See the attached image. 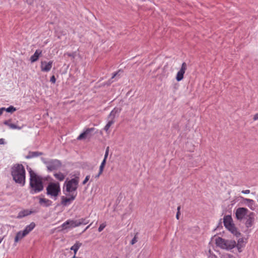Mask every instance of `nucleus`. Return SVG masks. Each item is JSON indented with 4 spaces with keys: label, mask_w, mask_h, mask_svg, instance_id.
<instances>
[{
    "label": "nucleus",
    "mask_w": 258,
    "mask_h": 258,
    "mask_svg": "<svg viewBox=\"0 0 258 258\" xmlns=\"http://www.w3.org/2000/svg\"><path fill=\"white\" fill-rule=\"evenodd\" d=\"M109 147H107L106 149V151H105V153L104 159H107L108 155V153H109Z\"/></svg>",
    "instance_id": "f704fd0d"
},
{
    "label": "nucleus",
    "mask_w": 258,
    "mask_h": 258,
    "mask_svg": "<svg viewBox=\"0 0 258 258\" xmlns=\"http://www.w3.org/2000/svg\"><path fill=\"white\" fill-rule=\"evenodd\" d=\"M69 224V222H68V220L66 221L65 222H64L61 225V227L62 228V230H64L66 229H68L69 227H68V225Z\"/></svg>",
    "instance_id": "c756f323"
},
{
    "label": "nucleus",
    "mask_w": 258,
    "mask_h": 258,
    "mask_svg": "<svg viewBox=\"0 0 258 258\" xmlns=\"http://www.w3.org/2000/svg\"><path fill=\"white\" fill-rule=\"evenodd\" d=\"M243 199V202L245 204H246L248 207L251 210H254L255 207H254V204L255 202L253 200L244 198L241 197Z\"/></svg>",
    "instance_id": "dca6fc26"
},
{
    "label": "nucleus",
    "mask_w": 258,
    "mask_h": 258,
    "mask_svg": "<svg viewBox=\"0 0 258 258\" xmlns=\"http://www.w3.org/2000/svg\"><path fill=\"white\" fill-rule=\"evenodd\" d=\"M180 215V211H177L176 213V217L177 219H179Z\"/></svg>",
    "instance_id": "a18cd8bd"
},
{
    "label": "nucleus",
    "mask_w": 258,
    "mask_h": 258,
    "mask_svg": "<svg viewBox=\"0 0 258 258\" xmlns=\"http://www.w3.org/2000/svg\"><path fill=\"white\" fill-rule=\"evenodd\" d=\"M117 72L114 73L111 77V79H113L117 75Z\"/></svg>",
    "instance_id": "de8ad7c7"
},
{
    "label": "nucleus",
    "mask_w": 258,
    "mask_h": 258,
    "mask_svg": "<svg viewBox=\"0 0 258 258\" xmlns=\"http://www.w3.org/2000/svg\"><path fill=\"white\" fill-rule=\"evenodd\" d=\"M77 196V194H69L67 197H61V204L64 206H68L73 201H74Z\"/></svg>",
    "instance_id": "1a4fd4ad"
},
{
    "label": "nucleus",
    "mask_w": 258,
    "mask_h": 258,
    "mask_svg": "<svg viewBox=\"0 0 258 258\" xmlns=\"http://www.w3.org/2000/svg\"><path fill=\"white\" fill-rule=\"evenodd\" d=\"M52 61H49L48 62L46 61H42L40 66L41 71L45 72H49L52 67Z\"/></svg>",
    "instance_id": "ddd939ff"
},
{
    "label": "nucleus",
    "mask_w": 258,
    "mask_h": 258,
    "mask_svg": "<svg viewBox=\"0 0 258 258\" xmlns=\"http://www.w3.org/2000/svg\"><path fill=\"white\" fill-rule=\"evenodd\" d=\"M53 176L60 181H63L65 178V175L60 172L54 173Z\"/></svg>",
    "instance_id": "393cba45"
},
{
    "label": "nucleus",
    "mask_w": 258,
    "mask_h": 258,
    "mask_svg": "<svg viewBox=\"0 0 258 258\" xmlns=\"http://www.w3.org/2000/svg\"><path fill=\"white\" fill-rule=\"evenodd\" d=\"M82 243L79 241H76V243L71 247V250H73L74 254H76L78 249L82 246Z\"/></svg>",
    "instance_id": "5701e85b"
},
{
    "label": "nucleus",
    "mask_w": 258,
    "mask_h": 258,
    "mask_svg": "<svg viewBox=\"0 0 258 258\" xmlns=\"http://www.w3.org/2000/svg\"><path fill=\"white\" fill-rule=\"evenodd\" d=\"M106 159H104L103 160V161H102L100 165L104 167L106 164Z\"/></svg>",
    "instance_id": "ea45409f"
},
{
    "label": "nucleus",
    "mask_w": 258,
    "mask_h": 258,
    "mask_svg": "<svg viewBox=\"0 0 258 258\" xmlns=\"http://www.w3.org/2000/svg\"><path fill=\"white\" fill-rule=\"evenodd\" d=\"M223 223L225 228L236 237L240 236L241 233L237 230V228L233 223L231 215H226L224 217Z\"/></svg>",
    "instance_id": "39448f33"
},
{
    "label": "nucleus",
    "mask_w": 258,
    "mask_h": 258,
    "mask_svg": "<svg viewBox=\"0 0 258 258\" xmlns=\"http://www.w3.org/2000/svg\"><path fill=\"white\" fill-rule=\"evenodd\" d=\"M64 55V56L68 55L69 57H72V58H74L76 56V52H74L72 53L67 52V53H65Z\"/></svg>",
    "instance_id": "7c9ffc66"
},
{
    "label": "nucleus",
    "mask_w": 258,
    "mask_h": 258,
    "mask_svg": "<svg viewBox=\"0 0 258 258\" xmlns=\"http://www.w3.org/2000/svg\"><path fill=\"white\" fill-rule=\"evenodd\" d=\"M36 224L34 222H31L29 225L26 226L24 230L22 231L23 234L27 235L35 227Z\"/></svg>",
    "instance_id": "4468645a"
},
{
    "label": "nucleus",
    "mask_w": 258,
    "mask_h": 258,
    "mask_svg": "<svg viewBox=\"0 0 258 258\" xmlns=\"http://www.w3.org/2000/svg\"><path fill=\"white\" fill-rule=\"evenodd\" d=\"M104 168V166H101V165L100 166V167H99V171L100 174H102V172L103 171Z\"/></svg>",
    "instance_id": "4c0bfd02"
},
{
    "label": "nucleus",
    "mask_w": 258,
    "mask_h": 258,
    "mask_svg": "<svg viewBox=\"0 0 258 258\" xmlns=\"http://www.w3.org/2000/svg\"><path fill=\"white\" fill-rule=\"evenodd\" d=\"M253 119L254 120H258V112L257 113H256L254 116H253Z\"/></svg>",
    "instance_id": "a19ab883"
},
{
    "label": "nucleus",
    "mask_w": 258,
    "mask_h": 258,
    "mask_svg": "<svg viewBox=\"0 0 258 258\" xmlns=\"http://www.w3.org/2000/svg\"><path fill=\"white\" fill-rule=\"evenodd\" d=\"M3 240V238L0 237V243L2 242Z\"/></svg>",
    "instance_id": "864d4df0"
},
{
    "label": "nucleus",
    "mask_w": 258,
    "mask_h": 258,
    "mask_svg": "<svg viewBox=\"0 0 258 258\" xmlns=\"http://www.w3.org/2000/svg\"><path fill=\"white\" fill-rule=\"evenodd\" d=\"M225 258H236L235 256H234L233 255L231 254H227Z\"/></svg>",
    "instance_id": "e433bc0d"
},
{
    "label": "nucleus",
    "mask_w": 258,
    "mask_h": 258,
    "mask_svg": "<svg viewBox=\"0 0 258 258\" xmlns=\"http://www.w3.org/2000/svg\"><path fill=\"white\" fill-rule=\"evenodd\" d=\"M93 222H92L91 224H90L88 226H87L85 229L83 230V232H84L85 231H86V230H87L92 224H93Z\"/></svg>",
    "instance_id": "37998d69"
},
{
    "label": "nucleus",
    "mask_w": 258,
    "mask_h": 258,
    "mask_svg": "<svg viewBox=\"0 0 258 258\" xmlns=\"http://www.w3.org/2000/svg\"><path fill=\"white\" fill-rule=\"evenodd\" d=\"M32 212L31 211H29V210H24L20 211L18 215V218H22L25 216H28L30 215Z\"/></svg>",
    "instance_id": "412c9836"
},
{
    "label": "nucleus",
    "mask_w": 258,
    "mask_h": 258,
    "mask_svg": "<svg viewBox=\"0 0 258 258\" xmlns=\"http://www.w3.org/2000/svg\"><path fill=\"white\" fill-rule=\"evenodd\" d=\"M106 225L105 223H102L100 224V226L98 228V231L101 232L104 228L106 227Z\"/></svg>",
    "instance_id": "2f4dec72"
},
{
    "label": "nucleus",
    "mask_w": 258,
    "mask_h": 258,
    "mask_svg": "<svg viewBox=\"0 0 258 258\" xmlns=\"http://www.w3.org/2000/svg\"><path fill=\"white\" fill-rule=\"evenodd\" d=\"M72 258H80V257H77V256H76V254H74V256H73V257H72Z\"/></svg>",
    "instance_id": "603ef678"
},
{
    "label": "nucleus",
    "mask_w": 258,
    "mask_h": 258,
    "mask_svg": "<svg viewBox=\"0 0 258 258\" xmlns=\"http://www.w3.org/2000/svg\"><path fill=\"white\" fill-rule=\"evenodd\" d=\"M254 216L255 214L253 212H250L245 217V225L247 228L252 226L254 221Z\"/></svg>",
    "instance_id": "9b49d317"
},
{
    "label": "nucleus",
    "mask_w": 258,
    "mask_h": 258,
    "mask_svg": "<svg viewBox=\"0 0 258 258\" xmlns=\"http://www.w3.org/2000/svg\"><path fill=\"white\" fill-rule=\"evenodd\" d=\"M215 243L217 246L221 249L230 250L235 247L236 241L234 240H229L218 237L215 239Z\"/></svg>",
    "instance_id": "20e7f679"
},
{
    "label": "nucleus",
    "mask_w": 258,
    "mask_h": 258,
    "mask_svg": "<svg viewBox=\"0 0 258 258\" xmlns=\"http://www.w3.org/2000/svg\"><path fill=\"white\" fill-rule=\"evenodd\" d=\"M137 233L135 235L134 237L132 239V240L131 241V244L132 245H134L137 242Z\"/></svg>",
    "instance_id": "473e14b6"
},
{
    "label": "nucleus",
    "mask_w": 258,
    "mask_h": 258,
    "mask_svg": "<svg viewBox=\"0 0 258 258\" xmlns=\"http://www.w3.org/2000/svg\"><path fill=\"white\" fill-rule=\"evenodd\" d=\"M11 174L15 182L23 186L25 184V170L21 164H16L11 168Z\"/></svg>",
    "instance_id": "f03ea898"
},
{
    "label": "nucleus",
    "mask_w": 258,
    "mask_h": 258,
    "mask_svg": "<svg viewBox=\"0 0 258 258\" xmlns=\"http://www.w3.org/2000/svg\"><path fill=\"white\" fill-rule=\"evenodd\" d=\"M39 203L40 205L44 204V206L45 207H49L52 205V201L45 198H40Z\"/></svg>",
    "instance_id": "aec40b11"
},
{
    "label": "nucleus",
    "mask_w": 258,
    "mask_h": 258,
    "mask_svg": "<svg viewBox=\"0 0 258 258\" xmlns=\"http://www.w3.org/2000/svg\"><path fill=\"white\" fill-rule=\"evenodd\" d=\"M49 171L57 170L61 167V161L57 159H51L48 161H44Z\"/></svg>",
    "instance_id": "0eeeda50"
},
{
    "label": "nucleus",
    "mask_w": 258,
    "mask_h": 258,
    "mask_svg": "<svg viewBox=\"0 0 258 258\" xmlns=\"http://www.w3.org/2000/svg\"><path fill=\"white\" fill-rule=\"evenodd\" d=\"M221 220H222V219H220V222H219V225H220V226H221V227H222V222H221Z\"/></svg>",
    "instance_id": "8fccbe9b"
},
{
    "label": "nucleus",
    "mask_w": 258,
    "mask_h": 258,
    "mask_svg": "<svg viewBox=\"0 0 258 258\" xmlns=\"http://www.w3.org/2000/svg\"><path fill=\"white\" fill-rule=\"evenodd\" d=\"M115 258H118V257H116Z\"/></svg>",
    "instance_id": "5fc2aeb1"
},
{
    "label": "nucleus",
    "mask_w": 258,
    "mask_h": 258,
    "mask_svg": "<svg viewBox=\"0 0 258 258\" xmlns=\"http://www.w3.org/2000/svg\"><path fill=\"white\" fill-rule=\"evenodd\" d=\"M94 127L87 128L82 133H81L77 138V140H82L87 138H90L92 135V133L94 131Z\"/></svg>",
    "instance_id": "9d476101"
},
{
    "label": "nucleus",
    "mask_w": 258,
    "mask_h": 258,
    "mask_svg": "<svg viewBox=\"0 0 258 258\" xmlns=\"http://www.w3.org/2000/svg\"><path fill=\"white\" fill-rule=\"evenodd\" d=\"M250 212L246 208H238L236 210L235 216L238 220L241 221L247 216Z\"/></svg>",
    "instance_id": "6e6552de"
},
{
    "label": "nucleus",
    "mask_w": 258,
    "mask_h": 258,
    "mask_svg": "<svg viewBox=\"0 0 258 258\" xmlns=\"http://www.w3.org/2000/svg\"><path fill=\"white\" fill-rule=\"evenodd\" d=\"M79 224V226L81 225H86L89 222L88 217L82 218L79 220H77Z\"/></svg>",
    "instance_id": "a878e982"
},
{
    "label": "nucleus",
    "mask_w": 258,
    "mask_h": 258,
    "mask_svg": "<svg viewBox=\"0 0 258 258\" xmlns=\"http://www.w3.org/2000/svg\"><path fill=\"white\" fill-rule=\"evenodd\" d=\"M186 69L187 64L185 62H184L182 63L181 67L180 70L177 72L176 76V79L178 82L180 81L183 79L184 74Z\"/></svg>",
    "instance_id": "f8f14e48"
},
{
    "label": "nucleus",
    "mask_w": 258,
    "mask_h": 258,
    "mask_svg": "<svg viewBox=\"0 0 258 258\" xmlns=\"http://www.w3.org/2000/svg\"><path fill=\"white\" fill-rule=\"evenodd\" d=\"M43 153L38 151H29L28 155L26 156L27 159H31L42 155Z\"/></svg>",
    "instance_id": "f3484780"
},
{
    "label": "nucleus",
    "mask_w": 258,
    "mask_h": 258,
    "mask_svg": "<svg viewBox=\"0 0 258 258\" xmlns=\"http://www.w3.org/2000/svg\"><path fill=\"white\" fill-rule=\"evenodd\" d=\"M68 220V222H69V224L68 225V227H69V228H75V227L79 226L77 220L69 219Z\"/></svg>",
    "instance_id": "b1692460"
},
{
    "label": "nucleus",
    "mask_w": 258,
    "mask_h": 258,
    "mask_svg": "<svg viewBox=\"0 0 258 258\" xmlns=\"http://www.w3.org/2000/svg\"><path fill=\"white\" fill-rule=\"evenodd\" d=\"M243 242V238H239L238 240L237 243H236L235 247H237L239 252H241L242 250V248L244 246Z\"/></svg>",
    "instance_id": "4be33fe9"
},
{
    "label": "nucleus",
    "mask_w": 258,
    "mask_h": 258,
    "mask_svg": "<svg viewBox=\"0 0 258 258\" xmlns=\"http://www.w3.org/2000/svg\"><path fill=\"white\" fill-rule=\"evenodd\" d=\"M42 50L40 49H37L33 55H32L30 57V61L31 62H34L36 61L39 56L42 54Z\"/></svg>",
    "instance_id": "2eb2a0df"
},
{
    "label": "nucleus",
    "mask_w": 258,
    "mask_h": 258,
    "mask_svg": "<svg viewBox=\"0 0 258 258\" xmlns=\"http://www.w3.org/2000/svg\"><path fill=\"white\" fill-rule=\"evenodd\" d=\"M241 192L244 194H248L250 193V190H249V189L243 190L241 191Z\"/></svg>",
    "instance_id": "58836bf2"
},
{
    "label": "nucleus",
    "mask_w": 258,
    "mask_h": 258,
    "mask_svg": "<svg viewBox=\"0 0 258 258\" xmlns=\"http://www.w3.org/2000/svg\"><path fill=\"white\" fill-rule=\"evenodd\" d=\"M46 194L48 196L54 197V200L60 192V184L58 182H49L46 187Z\"/></svg>",
    "instance_id": "423d86ee"
},
{
    "label": "nucleus",
    "mask_w": 258,
    "mask_h": 258,
    "mask_svg": "<svg viewBox=\"0 0 258 258\" xmlns=\"http://www.w3.org/2000/svg\"><path fill=\"white\" fill-rule=\"evenodd\" d=\"M50 81L53 83V84H55V82H56V78L55 77V76L54 75H52L51 78H50Z\"/></svg>",
    "instance_id": "c9c22d12"
},
{
    "label": "nucleus",
    "mask_w": 258,
    "mask_h": 258,
    "mask_svg": "<svg viewBox=\"0 0 258 258\" xmlns=\"http://www.w3.org/2000/svg\"><path fill=\"white\" fill-rule=\"evenodd\" d=\"M120 111V109L118 108H114L110 113L108 116V118L109 120H114V118L117 113H119Z\"/></svg>",
    "instance_id": "6ab92c4d"
},
{
    "label": "nucleus",
    "mask_w": 258,
    "mask_h": 258,
    "mask_svg": "<svg viewBox=\"0 0 258 258\" xmlns=\"http://www.w3.org/2000/svg\"><path fill=\"white\" fill-rule=\"evenodd\" d=\"M101 174H100V173H99H99H98V174H97V175H96L95 176V178H98V177L100 176V175Z\"/></svg>",
    "instance_id": "09e8293b"
},
{
    "label": "nucleus",
    "mask_w": 258,
    "mask_h": 258,
    "mask_svg": "<svg viewBox=\"0 0 258 258\" xmlns=\"http://www.w3.org/2000/svg\"><path fill=\"white\" fill-rule=\"evenodd\" d=\"M90 175H87L86 176L85 179L84 180V181H83L82 182V184L83 185L85 184L90 179Z\"/></svg>",
    "instance_id": "72a5a7b5"
},
{
    "label": "nucleus",
    "mask_w": 258,
    "mask_h": 258,
    "mask_svg": "<svg viewBox=\"0 0 258 258\" xmlns=\"http://www.w3.org/2000/svg\"><path fill=\"white\" fill-rule=\"evenodd\" d=\"M30 175L29 191L32 195L39 193L44 188L42 178L35 173L31 168L28 169Z\"/></svg>",
    "instance_id": "f257e3e1"
},
{
    "label": "nucleus",
    "mask_w": 258,
    "mask_h": 258,
    "mask_svg": "<svg viewBox=\"0 0 258 258\" xmlns=\"http://www.w3.org/2000/svg\"><path fill=\"white\" fill-rule=\"evenodd\" d=\"M79 181L80 178L78 176H76L71 179L67 178L63 186L64 194L68 196L69 194H77L76 191L79 186Z\"/></svg>",
    "instance_id": "7ed1b4c3"
},
{
    "label": "nucleus",
    "mask_w": 258,
    "mask_h": 258,
    "mask_svg": "<svg viewBox=\"0 0 258 258\" xmlns=\"http://www.w3.org/2000/svg\"><path fill=\"white\" fill-rule=\"evenodd\" d=\"M114 122V120H109L105 126L104 130L107 132L109 130V127L111 126L112 124H113Z\"/></svg>",
    "instance_id": "cd10ccee"
},
{
    "label": "nucleus",
    "mask_w": 258,
    "mask_h": 258,
    "mask_svg": "<svg viewBox=\"0 0 258 258\" xmlns=\"http://www.w3.org/2000/svg\"><path fill=\"white\" fill-rule=\"evenodd\" d=\"M11 121V119L5 120L4 121V124L8 126L11 129H21V127L18 126L14 123H12Z\"/></svg>",
    "instance_id": "a211bd4d"
},
{
    "label": "nucleus",
    "mask_w": 258,
    "mask_h": 258,
    "mask_svg": "<svg viewBox=\"0 0 258 258\" xmlns=\"http://www.w3.org/2000/svg\"><path fill=\"white\" fill-rule=\"evenodd\" d=\"M180 206H178V207H177V211H180Z\"/></svg>",
    "instance_id": "3c124183"
},
{
    "label": "nucleus",
    "mask_w": 258,
    "mask_h": 258,
    "mask_svg": "<svg viewBox=\"0 0 258 258\" xmlns=\"http://www.w3.org/2000/svg\"><path fill=\"white\" fill-rule=\"evenodd\" d=\"M25 236H26V235H23V232L22 231H19L16 234V235L15 237V242H18V241L20 240V239H22L23 237H24Z\"/></svg>",
    "instance_id": "bb28decb"
},
{
    "label": "nucleus",
    "mask_w": 258,
    "mask_h": 258,
    "mask_svg": "<svg viewBox=\"0 0 258 258\" xmlns=\"http://www.w3.org/2000/svg\"><path fill=\"white\" fill-rule=\"evenodd\" d=\"M5 143V140L4 139H0V145H3Z\"/></svg>",
    "instance_id": "49530a36"
},
{
    "label": "nucleus",
    "mask_w": 258,
    "mask_h": 258,
    "mask_svg": "<svg viewBox=\"0 0 258 258\" xmlns=\"http://www.w3.org/2000/svg\"><path fill=\"white\" fill-rule=\"evenodd\" d=\"M16 108L12 105L10 106L9 107L7 108H5V111L9 113H13L14 111H16Z\"/></svg>",
    "instance_id": "c85d7f7f"
},
{
    "label": "nucleus",
    "mask_w": 258,
    "mask_h": 258,
    "mask_svg": "<svg viewBox=\"0 0 258 258\" xmlns=\"http://www.w3.org/2000/svg\"><path fill=\"white\" fill-rule=\"evenodd\" d=\"M4 111H5V107L0 108V115L3 114Z\"/></svg>",
    "instance_id": "c03bdc74"
},
{
    "label": "nucleus",
    "mask_w": 258,
    "mask_h": 258,
    "mask_svg": "<svg viewBox=\"0 0 258 258\" xmlns=\"http://www.w3.org/2000/svg\"><path fill=\"white\" fill-rule=\"evenodd\" d=\"M28 5H31L33 4V0H27L26 1Z\"/></svg>",
    "instance_id": "79ce46f5"
}]
</instances>
